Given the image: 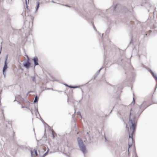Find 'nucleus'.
<instances>
[{
	"label": "nucleus",
	"mask_w": 157,
	"mask_h": 157,
	"mask_svg": "<svg viewBox=\"0 0 157 157\" xmlns=\"http://www.w3.org/2000/svg\"><path fill=\"white\" fill-rule=\"evenodd\" d=\"M132 110V109L130 110V116L129 118V123L131 124V127L130 128L131 130L132 131L131 134H129V143L128 147L129 148L132 146V143L133 142L132 134L134 133L135 130H136V123L137 122V119L136 118L135 115H132L131 111ZM129 148L128 151H129ZM129 152H128V154Z\"/></svg>",
	"instance_id": "obj_1"
},
{
	"label": "nucleus",
	"mask_w": 157,
	"mask_h": 157,
	"mask_svg": "<svg viewBox=\"0 0 157 157\" xmlns=\"http://www.w3.org/2000/svg\"><path fill=\"white\" fill-rule=\"evenodd\" d=\"M79 148L82 152L84 154L86 152V147L82 139L79 137L77 138Z\"/></svg>",
	"instance_id": "obj_2"
},
{
	"label": "nucleus",
	"mask_w": 157,
	"mask_h": 157,
	"mask_svg": "<svg viewBox=\"0 0 157 157\" xmlns=\"http://www.w3.org/2000/svg\"><path fill=\"white\" fill-rule=\"evenodd\" d=\"M27 59L26 61L23 63L24 66L26 68H28L31 65V63L29 62V57L27 56Z\"/></svg>",
	"instance_id": "obj_3"
},
{
	"label": "nucleus",
	"mask_w": 157,
	"mask_h": 157,
	"mask_svg": "<svg viewBox=\"0 0 157 157\" xmlns=\"http://www.w3.org/2000/svg\"><path fill=\"white\" fill-rule=\"evenodd\" d=\"M33 60L34 62V66H35L39 65L38 63V59L36 56H35L33 58Z\"/></svg>",
	"instance_id": "obj_4"
},
{
	"label": "nucleus",
	"mask_w": 157,
	"mask_h": 157,
	"mask_svg": "<svg viewBox=\"0 0 157 157\" xmlns=\"http://www.w3.org/2000/svg\"><path fill=\"white\" fill-rule=\"evenodd\" d=\"M7 68V63L6 62V61H5V63H4V67H3V70H2L3 72V73L4 74L5 72L6 71Z\"/></svg>",
	"instance_id": "obj_5"
},
{
	"label": "nucleus",
	"mask_w": 157,
	"mask_h": 157,
	"mask_svg": "<svg viewBox=\"0 0 157 157\" xmlns=\"http://www.w3.org/2000/svg\"><path fill=\"white\" fill-rule=\"evenodd\" d=\"M40 5V2H39V1H38L37 2V6H36V9L35 10V13H36L37 11V10L39 7Z\"/></svg>",
	"instance_id": "obj_6"
},
{
	"label": "nucleus",
	"mask_w": 157,
	"mask_h": 157,
	"mask_svg": "<svg viewBox=\"0 0 157 157\" xmlns=\"http://www.w3.org/2000/svg\"><path fill=\"white\" fill-rule=\"evenodd\" d=\"M30 151L31 155L32 156V157H33V155H34V154H33L34 150L33 149V148H31L30 150Z\"/></svg>",
	"instance_id": "obj_7"
},
{
	"label": "nucleus",
	"mask_w": 157,
	"mask_h": 157,
	"mask_svg": "<svg viewBox=\"0 0 157 157\" xmlns=\"http://www.w3.org/2000/svg\"><path fill=\"white\" fill-rule=\"evenodd\" d=\"M117 115V116L120 117L121 119L123 121H124L123 118L121 117V114L119 112H118Z\"/></svg>",
	"instance_id": "obj_8"
},
{
	"label": "nucleus",
	"mask_w": 157,
	"mask_h": 157,
	"mask_svg": "<svg viewBox=\"0 0 157 157\" xmlns=\"http://www.w3.org/2000/svg\"><path fill=\"white\" fill-rule=\"evenodd\" d=\"M31 78H32V81L33 82H34L35 83H36V77L35 76H32L31 77Z\"/></svg>",
	"instance_id": "obj_9"
},
{
	"label": "nucleus",
	"mask_w": 157,
	"mask_h": 157,
	"mask_svg": "<svg viewBox=\"0 0 157 157\" xmlns=\"http://www.w3.org/2000/svg\"><path fill=\"white\" fill-rule=\"evenodd\" d=\"M38 101V96L37 95H36L35 97V99L34 101V103H36Z\"/></svg>",
	"instance_id": "obj_10"
},
{
	"label": "nucleus",
	"mask_w": 157,
	"mask_h": 157,
	"mask_svg": "<svg viewBox=\"0 0 157 157\" xmlns=\"http://www.w3.org/2000/svg\"><path fill=\"white\" fill-rule=\"evenodd\" d=\"M67 86L70 88H76L78 87V86Z\"/></svg>",
	"instance_id": "obj_11"
},
{
	"label": "nucleus",
	"mask_w": 157,
	"mask_h": 157,
	"mask_svg": "<svg viewBox=\"0 0 157 157\" xmlns=\"http://www.w3.org/2000/svg\"><path fill=\"white\" fill-rule=\"evenodd\" d=\"M49 149L48 148V150L42 156L43 157H45L48 154V153L49 152Z\"/></svg>",
	"instance_id": "obj_12"
},
{
	"label": "nucleus",
	"mask_w": 157,
	"mask_h": 157,
	"mask_svg": "<svg viewBox=\"0 0 157 157\" xmlns=\"http://www.w3.org/2000/svg\"><path fill=\"white\" fill-rule=\"evenodd\" d=\"M151 74L154 77V78L155 79H157V77L156 75H155L154 72L153 71H151Z\"/></svg>",
	"instance_id": "obj_13"
},
{
	"label": "nucleus",
	"mask_w": 157,
	"mask_h": 157,
	"mask_svg": "<svg viewBox=\"0 0 157 157\" xmlns=\"http://www.w3.org/2000/svg\"><path fill=\"white\" fill-rule=\"evenodd\" d=\"M117 4L113 6V11L114 12L116 8L117 7Z\"/></svg>",
	"instance_id": "obj_14"
},
{
	"label": "nucleus",
	"mask_w": 157,
	"mask_h": 157,
	"mask_svg": "<svg viewBox=\"0 0 157 157\" xmlns=\"http://www.w3.org/2000/svg\"><path fill=\"white\" fill-rule=\"evenodd\" d=\"M133 157H138L136 152H134Z\"/></svg>",
	"instance_id": "obj_15"
},
{
	"label": "nucleus",
	"mask_w": 157,
	"mask_h": 157,
	"mask_svg": "<svg viewBox=\"0 0 157 157\" xmlns=\"http://www.w3.org/2000/svg\"><path fill=\"white\" fill-rule=\"evenodd\" d=\"M34 151V152H35V155H36V156H37L38 154L37 153V150H36L35 149Z\"/></svg>",
	"instance_id": "obj_16"
},
{
	"label": "nucleus",
	"mask_w": 157,
	"mask_h": 157,
	"mask_svg": "<svg viewBox=\"0 0 157 157\" xmlns=\"http://www.w3.org/2000/svg\"><path fill=\"white\" fill-rule=\"evenodd\" d=\"M102 68H103V67H101V68L100 69V70H99V71H98V73H97V75H99V73H100V71L102 69Z\"/></svg>",
	"instance_id": "obj_17"
},
{
	"label": "nucleus",
	"mask_w": 157,
	"mask_h": 157,
	"mask_svg": "<svg viewBox=\"0 0 157 157\" xmlns=\"http://www.w3.org/2000/svg\"><path fill=\"white\" fill-rule=\"evenodd\" d=\"M8 55H7L6 56V59H5V61H6V62H7V60L8 59Z\"/></svg>",
	"instance_id": "obj_18"
},
{
	"label": "nucleus",
	"mask_w": 157,
	"mask_h": 157,
	"mask_svg": "<svg viewBox=\"0 0 157 157\" xmlns=\"http://www.w3.org/2000/svg\"><path fill=\"white\" fill-rule=\"evenodd\" d=\"M52 137L53 138H54L55 137V135L53 133V132H52Z\"/></svg>",
	"instance_id": "obj_19"
},
{
	"label": "nucleus",
	"mask_w": 157,
	"mask_h": 157,
	"mask_svg": "<svg viewBox=\"0 0 157 157\" xmlns=\"http://www.w3.org/2000/svg\"><path fill=\"white\" fill-rule=\"evenodd\" d=\"M33 92V91H29L27 94V96L29 94H30V93H32Z\"/></svg>",
	"instance_id": "obj_20"
},
{
	"label": "nucleus",
	"mask_w": 157,
	"mask_h": 157,
	"mask_svg": "<svg viewBox=\"0 0 157 157\" xmlns=\"http://www.w3.org/2000/svg\"><path fill=\"white\" fill-rule=\"evenodd\" d=\"M145 102H143V103L141 104V105L140 106H139V108L140 109L142 107V105L144 104V103H145Z\"/></svg>",
	"instance_id": "obj_21"
},
{
	"label": "nucleus",
	"mask_w": 157,
	"mask_h": 157,
	"mask_svg": "<svg viewBox=\"0 0 157 157\" xmlns=\"http://www.w3.org/2000/svg\"><path fill=\"white\" fill-rule=\"evenodd\" d=\"M134 103H135V101H134V98H133V101L132 102V103H133V104H134Z\"/></svg>",
	"instance_id": "obj_22"
},
{
	"label": "nucleus",
	"mask_w": 157,
	"mask_h": 157,
	"mask_svg": "<svg viewBox=\"0 0 157 157\" xmlns=\"http://www.w3.org/2000/svg\"><path fill=\"white\" fill-rule=\"evenodd\" d=\"M103 46L104 49V51H105V45H104V44H103Z\"/></svg>",
	"instance_id": "obj_23"
},
{
	"label": "nucleus",
	"mask_w": 157,
	"mask_h": 157,
	"mask_svg": "<svg viewBox=\"0 0 157 157\" xmlns=\"http://www.w3.org/2000/svg\"><path fill=\"white\" fill-rule=\"evenodd\" d=\"M78 115H81L80 112H78Z\"/></svg>",
	"instance_id": "obj_24"
},
{
	"label": "nucleus",
	"mask_w": 157,
	"mask_h": 157,
	"mask_svg": "<svg viewBox=\"0 0 157 157\" xmlns=\"http://www.w3.org/2000/svg\"><path fill=\"white\" fill-rule=\"evenodd\" d=\"M65 6H67V7H70V6H69L68 5H65Z\"/></svg>",
	"instance_id": "obj_25"
},
{
	"label": "nucleus",
	"mask_w": 157,
	"mask_h": 157,
	"mask_svg": "<svg viewBox=\"0 0 157 157\" xmlns=\"http://www.w3.org/2000/svg\"><path fill=\"white\" fill-rule=\"evenodd\" d=\"M98 75L97 74L94 77H95V78H96L97 77Z\"/></svg>",
	"instance_id": "obj_26"
},
{
	"label": "nucleus",
	"mask_w": 157,
	"mask_h": 157,
	"mask_svg": "<svg viewBox=\"0 0 157 157\" xmlns=\"http://www.w3.org/2000/svg\"><path fill=\"white\" fill-rule=\"evenodd\" d=\"M150 71L151 73V71H152L151 69H150Z\"/></svg>",
	"instance_id": "obj_27"
},
{
	"label": "nucleus",
	"mask_w": 157,
	"mask_h": 157,
	"mask_svg": "<svg viewBox=\"0 0 157 157\" xmlns=\"http://www.w3.org/2000/svg\"><path fill=\"white\" fill-rule=\"evenodd\" d=\"M25 2H26V4H27V0H25Z\"/></svg>",
	"instance_id": "obj_28"
},
{
	"label": "nucleus",
	"mask_w": 157,
	"mask_h": 157,
	"mask_svg": "<svg viewBox=\"0 0 157 157\" xmlns=\"http://www.w3.org/2000/svg\"><path fill=\"white\" fill-rule=\"evenodd\" d=\"M64 85H65V86H68V85L67 84H64Z\"/></svg>",
	"instance_id": "obj_29"
},
{
	"label": "nucleus",
	"mask_w": 157,
	"mask_h": 157,
	"mask_svg": "<svg viewBox=\"0 0 157 157\" xmlns=\"http://www.w3.org/2000/svg\"><path fill=\"white\" fill-rule=\"evenodd\" d=\"M31 113H32V114H33V112H32V110H31Z\"/></svg>",
	"instance_id": "obj_30"
},
{
	"label": "nucleus",
	"mask_w": 157,
	"mask_h": 157,
	"mask_svg": "<svg viewBox=\"0 0 157 157\" xmlns=\"http://www.w3.org/2000/svg\"><path fill=\"white\" fill-rule=\"evenodd\" d=\"M95 78H95V77H94V79H95Z\"/></svg>",
	"instance_id": "obj_31"
},
{
	"label": "nucleus",
	"mask_w": 157,
	"mask_h": 157,
	"mask_svg": "<svg viewBox=\"0 0 157 157\" xmlns=\"http://www.w3.org/2000/svg\"><path fill=\"white\" fill-rule=\"evenodd\" d=\"M103 34H102V38L103 37Z\"/></svg>",
	"instance_id": "obj_32"
},
{
	"label": "nucleus",
	"mask_w": 157,
	"mask_h": 157,
	"mask_svg": "<svg viewBox=\"0 0 157 157\" xmlns=\"http://www.w3.org/2000/svg\"><path fill=\"white\" fill-rule=\"evenodd\" d=\"M51 90H53L52 88L51 89Z\"/></svg>",
	"instance_id": "obj_33"
},
{
	"label": "nucleus",
	"mask_w": 157,
	"mask_h": 157,
	"mask_svg": "<svg viewBox=\"0 0 157 157\" xmlns=\"http://www.w3.org/2000/svg\"><path fill=\"white\" fill-rule=\"evenodd\" d=\"M130 43H132V41H131Z\"/></svg>",
	"instance_id": "obj_34"
},
{
	"label": "nucleus",
	"mask_w": 157,
	"mask_h": 157,
	"mask_svg": "<svg viewBox=\"0 0 157 157\" xmlns=\"http://www.w3.org/2000/svg\"><path fill=\"white\" fill-rule=\"evenodd\" d=\"M127 124H126V128H127Z\"/></svg>",
	"instance_id": "obj_35"
},
{
	"label": "nucleus",
	"mask_w": 157,
	"mask_h": 157,
	"mask_svg": "<svg viewBox=\"0 0 157 157\" xmlns=\"http://www.w3.org/2000/svg\"><path fill=\"white\" fill-rule=\"evenodd\" d=\"M87 134H88V132H87Z\"/></svg>",
	"instance_id": "obj_36"
},
{
	"label": "nucleus",
	"mask_w": 157,
	"mask_h": 157,
	"mask_svg": "<svg viewBox=\"0 0 157 157\" xmlns=\"http://www.w3.org/2000/svg\"><path fill=\"white\" fill-rule=\"evenodd\" d=\"M127 10H125V11H127Z\"/></svg>",
	"instance_id": "obj_37"
},
{
	"label": "nucleus",
	"mask_w": 157,
	"mask_h": 157,
	"mask_svg": "<svg viewBox=\"0 0 157 157\" xmlns=\"http://www.w3.org/2000/svg\"><path fill=\"white\" fill-rule=\"evenodd\" d=\"M2 42L1 43V44H2Z\"/></svg>",
	"instance_id": "obj_38"
},
{
	"label": "nucleus",
	"mask_w": 157,
	"mask_h": 157,
	"mask_svg": "<svg viewBox=\"0 0 157 157\" xmlns=\"http://www.w3.org/2000/svg\"><path fill=\"white\" fill-rule=\"evenodd\" d=\"M2 113H3V112H2Z\"/></svg>",
	"instance_id": "obj_39"
},
{
	"label": "nucleus",
	"mask_w": 157,
	"mask_h": 157,
	"mask_svg": "<svg viewBox=\"0 0 157 157\" xmlns=\"http://www.w3.org/2000/svg\"><path fill=\"white\" fill-rule=\"evenodd\" d=\"M156 87H156H156H155V89H156Z\"/></svg>",
	"instance_id": "obj_40"
},
{
	"label": "nucleus",
	"mask_w": 157,
	"mask_h": 157,
	"mask_svg": "<svg viewBox=\"0 0 157 157\" xmlns=\"http://www.w3.org/2000/svg\"><path fill=\"white\" fill-rule=\"evenodd\" d=\"M58 91L59 92H60V91Z\"/></svg>",
	"instance_id": "obj_41"
},
{
	"label": "nucleus",
	"mask_w": 157,
	"mask_h": 157,
	"mask_svg": "<svg viewBox=\"0 0 157 157\" xmlns=\"http://www.w3.org/2000/svg\"><path fill=\"white\" fill-rule=\"evenodd\" d=\"M94 29L96 30L95 28H94Z\"/></svg>",
	"instance_id": "obj_42"
},
{
	"label": "nucleus",
	"mask_w": 157,
	"mask_h": 157,
	"mask_svg": "<svg viewBox=\"0 0 157 157\" xmlns=\"http://www.w3.org/2000/svg\"><path fill=\"white\" fill-rule=\"evenodd\" d=\"M98 33L99 34H100V33Z\"/></svg>",
	"instance_id": "obj_43"
},
{
	"label": "nucleus",
	"mask_w": 157,
	"mask_h": 157,
	"mask_svg": "<svg viewBox=\"0 0 157 157\" xmlns=\"http://www.w3.org/2000/svg\"><path fill=\"white\" fill-rule=\"evenodd\" d=\"M128 129H129V128H128Z\"/></svg>",
	"instance_id": "obj_44"
},
{
	"label": "nucleus",
	"mask_w": 157,
	"mask_h": 157,
	"mask_svg": "<svg viewBox=\"0 0 157 157\" xmlns=\"http://www.w3.org/2000/svg\"><path fill=\"white\" fill-rule=\"evenodd\" d=\"M41 157H43L42 156Z\"/></svg>",
	"instance_id": "obj_45"
},
{
	"label": "nucleus",
	"mask_w": 157,
	"mask_h": 157,
	"mask_svg": "<svg viewBox=\"0 0 157 157\" xmlns=\"http://www.w3.org/2000/svg\"><path fill=\"white\" fill-rule=\"evenodd\" d=\"M39 1H40V0H39Z\"/></svg>",
	"instance_id": "obj_46"
}]
</instances>
